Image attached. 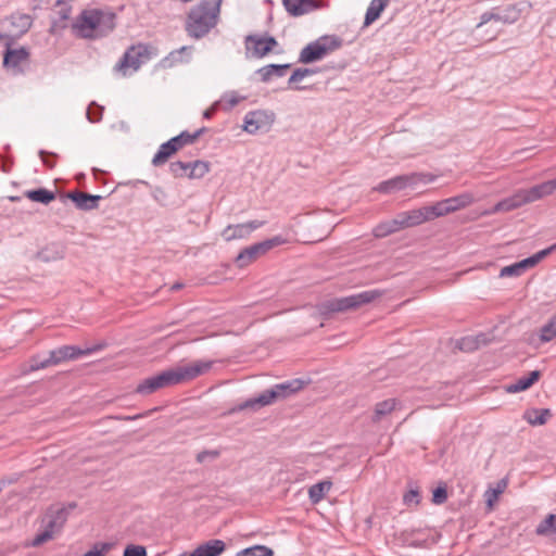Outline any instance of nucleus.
Wrapping results in <instances>:
<instances>
[{
    "instance_id": "34",
    "label": "nucleus",
    "mask_w": 556,
    "mask_h": 556,
    "mask_svg": "<svg viewBox=\"0 0 556 556\" xmlns=\"http://www.w3.org/2000/svg\"><path fill=\"white\" fill-rule=\"evenodd\" d=\"M551 417L549 409H532L525 414V418L530 425H544Z\"/></svg>"
},
{
    "instance_id": "44",
    "label": "nucleus",
    "mask_w": 556,
    "mask_h": 556,
    "mask_svg": "<svg viewBox=\"0 0 556 556\" xmlns=\"http://www.w3.org/2000/svg\"><path fill=\"white\" fill-rule=\"evenodd\" d=\"M189 162H181V161H177V162H173L170 163L169 165V172L175 176V177H185L187 176L188 177V173H189Z\"/></svg>"
},
{
    "instance_id": "30",
    "label": "nucleus",
    "mask_w": 556,
    "mask_h": 556,
    "mask_svg": "<svg viewBox=\"0 0 556 556\" xmlns=\"http://www.w3.org/2000/svg\"><path fill=\"white\" fill-rule=\"evenodd\" d=\"M330 481H320L308 489V497L313 504L319 503L331 489Z\"/></svg>"
},
{
    "instance_id": "36",
    "label": "nucleus",
    "mask_w": 556,
    "mask_h": 556,
    "mask_svg": "<svg viewBox=\"0 0 556 556\" xmlns=\"http://www.w3.org/2000/svg\"><path fill=\"white\" fill-rule=\"evenodd\" d=\"M206 130L205 127H202L194 131L193 134H190L188 131H182L178 136L173 137L172 139H176L177 142L175 146L178 147V149H181L182 147L187 144H192L195 142V140Z\"/></svg>"
},
{
    "instance_id": "11",
    "label": "nucleus",
    "mask_w": 556,
    "mask_h": 556,
    "mask_svg": "<svg viewBox=\"0 0 556 556\" xmlns=\"http://www.w3.org/2000/svg\"><path fill=\"white\" fill-rule=\"evenodd\" d=\"M28 60L29 51L26 48L11 49L10 43L7 45V50L3 55V66L11 71L13 75L23 74V64L28 63Z\"/></svg>"
},
{
    "instance_id": "23",
    "label": "nucleus",
    "mask_w": 556,
    "mask_h": 556,
    "mask_svg": "<svg viewBox=\"0 0 556 556\" xmlns=\"http://www.w3.org/2000/svg\"><path fill=\"white\" fill-rule=\"evenodd\" d=\"M401 229H403V228H402L400 219L396 215L395 218H393V219L378 224L374 228L372 233L376 238H384V237L392 235Z\"/></svg>"
},
{
    "instance_id": "29",
    "label": "nucleus",
    "mask_w": 556,
    "mask_h": 556,
    "mask_svg": "<svg viewBox=\"0 0 556 556\" xmlns=\"http://www.w3.org/2000/svg\"><path fill=\"white\" fill-rule=\"evenodd\" d=\"M99 17V37L106 36L115 27V14L97 10Z\"/></svg>"
},
{
    "instance_id": "37",
    "label": "nucleus",
    "mask_w": 556,
    "mask_h": 556,
    "mask_svg": "<svg viewBox=\"0 0 556 556\" xmlns=\"http://www.w3.org/2000/svg\"><path fill=\"white\" fill-rule=\"evenodd\" d=\"M555 527H556V515L549 514L546 516L544 520H542L535 529V533L538 535H555Z\"/></svg>"
},
{
    "instance_id": "26",
    "label": "nucleus",
    "mask_w": 556,
    "mask_h": 556,
    "mask_svg": "<svg viewBox=\"0 0 556 556\" xmlns=\"http://www.w3.org/2000/svg\"><path fill=\"white\" fill-rule=\"evenodd\" d=\"M389 2L390 0H371L365 14L364 26H369L378 20Z\"/></svg>"
},
{
    "instance_id": "4",
    "label": "nucleus",
    "mask_w": 556,
    "mask_h": 556,
    "mask_svg": "<svg viewBox=\"0 0 556 556\" xmlns=\"http://www.w3.org/2000/svg\"><path fill=\"white\" fill-rule=\"evenodd\" d=\"M149 45L138 43L129 47L122 59L114 66V71L123 76L137 72L142 64L152 58V51Z\"/></svg>"
},
{
    "instance_id": "7",
    "label": "nucleus",
    "mask_w": 556,
    "mask_h": 556,
    "mask_svg": "<svg viewBox=\"0 0 556 556\" xmlns=\"http://www.w3.org/2000/svg\"><path fill=\"white\" fill-rule=\"evenodd\" d=\"M97 15V10L83 11L72 25L74 34L85 39L99 38V17Z\"/></svg>"
},
{
    "instance_id": "15",
    "label": "nucleus",
    "mask_w": 556,
    "mask_h": 556,
    "mask_svg": "<svg viewBox=\"0 0 556 556\" xmlns=\"http://www.w3.org/2000/svg\"><path fill=\"white\" fill-rule=\"evenodd\" d=\"M280 393L277 390L276 384L270 389L263 391L258 396L247 400L243 404L240 405L239 409L245 408H254L256 406L264 407L270 405L280 399Z\"/></svg>"
},
{
    "instance_id": "47",
    "label": "nucleus",
    "mask_w": 556,
    "mask_h": 556,
    "mask_svg": "<svg viewBox=\"0 0 556 556\" xmlns=\"http://www.w3.org/2000/svg\"><path fill=\"white\" fill-rule=\"evenodd\" d=\"M103 106L98 105L96 102H92L87 110V118L91 123L99 122L102 118Z\"/></svg>"
},
{
    "instance_id": "3",
    "label": "nucleus",
    "mask_w": 556,
    "mask_h": 556,
    "mask_svg": "<svg viewBox=\"0 0 556 556\" xmlns=\"http://www.w3.org/2000/svg\"><path fill=\"white\" fill-rule=\"evenodd\" d=\"M383 294L380 290H366L349 296L336 298L320 302L317 305L318 313L327 318L334 313L354 311L362 305L371 303Z\"/></svg>"
},
{
    "instance_id": "51",
    "label": "nucleus",
    "mask_w": 556,
    "mask_h": 556,
    "mask_svg": "<svg viewBox=\"0 0 556 556\" xmlns=\"http://www.w3.org/2000/svg\"><path fill=\"white\" fill-rule=\"evenodd\" d=\"M447 500V490L446 486L439 485L437 489L433 490L432 493V503L435 505H442Z\"/></svg>"
},
{
    "instance_id": "45",
    "label": "nucleus",
    "mask_w": 556,
    "mask_h": 556,
    "mask_svg": "<svg viewBox=\"0 0 556 556\" xmlns=\"http://www.w3.org/2000/svg\"><path fill=\"white\" fill-rule=\"evenodd\" d=\"M113 547L112 543H97L92 546L91 549H89L87 553H85L84 556H105V554L111 551Z\"/></svg>"
},
{
    "instance_id": "22",
    "label": "nucleus",
    "mask_w": 556,
    "mask_h": 556,
    "mask_svg": "<svg viewBox=\"0 0 556 556\" xmlns=\"http://www.w3.org/2000/svg\"><path fill=\"white\" fill-rule=\"evenodd\" d=\"M522 205H523V203H522L521 197L519 194V191H517L511 197H508V198L497 202L493 206V208L489 212V214H494V213H498V212H509V211L516 210Z\"/></svg>"
},
{
    "instance_id": "49",
    "label": "nucleus",
    "mask_w": 556,
    "mask_h": 556,
    "mask_svg": "<svg viewBox=\"0 0 556 556\" xmlns=\"http://www.w3.org/2000/svg\"><path fill=\"white\" fill-rule=\"evenodd\" d=\"M50 362L51 361H50L49 356L47 358H42V359L39 356H34L29 361V370L35 371V370L50 367V366H52V364Z\"/></svg>"
},
{
    "instance_id": "14",
    "label": "nucleus",
    "mask_w": 556,
    "mask_h": 556,
    "mask_svg": "<svg viewBox=\"0 0 556 556\" xmlns=\"http://www.w3.org/2000/svg\"><path fill=\"white\" fill-rule=\"evenodd\" d=\"M419 176H410V174L407 175H399L391 179L381 181L375 190L380 193H392L394 191L403 190L407 187H413L414 181L418 179Z\"/></svg>"
},
{
    "instance_id": "63",
    "label": "nucleus",
    "mask_w": 556,
    "mask_h": 556,
    "mask_svg": "<svg viewBox=\"0 0 556 556\" xmlns=\"http://www.w3.org/2000/svg\"><path fill=\"white\" fill-rule=\"evenodd\" d=\"M245 227H247V230L249 232V235H251L252 231L258 229L260 227H262L264 225V222H261V220H251V222H248V223H244Z\"/></svg>"
},
{
    "instance_id": "28",
    "label": "nucleus",
    "mask_w": 556,
    "mask_h": 556,
    "mask_svg": "<svg viewBox=\"0 0 556 556\" xmlns=\"http://www.w3.org/2000/svg\"><path fill=\"white\" fill-rule=\"evenodd\" d=\"M24 197H26L33 202H38L48 205L55 199V193L46 188H38L25 191Z\"/></svg>"
},
{
    "instance_id": "52",
    "label": "nucleus",
    "mask_w": 556,
    "mask_h": 556,
    "mask_svg": "<svg viewBox=\"0 0 556 556\" xmlns=\"http://www.w3.org/2000/svg\"><path fill=\"white\" fill-rule=\"evenodd\" d=\"M539 188V192L541 198L549 195L556 191V178L552 180L544 181L540 185H536Z\"/></svg>"
},
{
    "instance_id": "56",
    "label": "nucleus",
    "mask_w": 556,
    "mask_h": 556,
    "mask_svg": "<svg viewBox=\"0 0 556 556\" xmlns=\"http://www.w3.org/2000/svg\"><path fill=\"white\" fill-rule=\"evenodd\" d=\"M420 498L421 496L418 490H409L403 496V501L406 505H418L420 503Z\"/></svg>"
},
{
    "instance_id": "19",
    "label": "nucleus",
    "mask_w": 556,
    "mask_h": 556,
    "mask_svg": "<svg viewBox=\"0 0 556 556\" xmlns=\"http://www.w3.org/2000/svg\"><path fill=\"white\" fill-rule=\"evenodd\" d=\"M176 142V139H169L162 143L152 159V164L156 167L165 164L168 159L179 150L178 147L175 146Z\"/></svg>"
},
{
    "instance_id": "50",
    "label": "nucleus",
    "mask_w": 556,
    "mask_h": 556,
    "mask_svg": "<svg viewBox=\"0 0 556 556\" xmlns=\"http://www.w3.org/2000/svg\"><path fill=\"white\" fill-rule=\"evenodd\" d=\"M315 73H316V71L312 70V68H296L290 76L288 83H289V85L298 83V81L302 80L303 78H305L309 75H313Z\"/></svg>"
},
{
    "instance_id": "59",
    "label": "nucleus",
    "mask_w": 556,
    "mask_h": 556,
    "mask_svg": "<svg viewBox=\"0 0 556 556\" xmlns=\"http://www.w3.org/2000/svg\"><path fill=\"white\" fill-rule=\"evenodd\" d=\"M519 267H521L522 271L527 270L528 268H532L536 265V261L534 256L527 257L520 262H518Z\"/></svg>"
},
{
    "instance_id": "25",
    "label": "nucleus",
    "mask_w": 556,
    "mask_h": 556,
    "mask_svg": "<svg viewBox=\"0 0 556 556\" xmlns=\"http://www.w3.org/2000/svg\"><path fill=\"white\" fill-rule=\"evenodd\" d=\"M305 384L306 381L302 379H292L282 383H277L276 387L278 392L280 393V399L285 400L302 390Z\"/></svg>"
},
{
    "instance_id": "33",
    "label": "nucleus",
    "mask_w": 556,
    "mask_h": 556,
    "mask_svg": "<svg viewBox=\"0 0 556 556\" xmlns=\"http://www.w3.org/2000/svg\"><path fill=\"white\" fill-rule=\"evenodd\" d=\"M429 220L453 213L446 200L439 201L433 205L426 206Z\"/></svg>"
},
{
    "instance_id": "40",
    "label": "nucleus",
    "mask_w": 556,
    "mask_h": 556,
    "mask_svg": "<svg viewBox=\"0 0 556 556\" xmlns=\"http://www.w3.org/2000/svg\"><path fill=\"white\" fill-rule=\"evenodd\" d=\"M556 337V315L553 316L547 324L540 330V339L542 342H549Z\"/></svg>"
},
{
    "instance_id": "18",
    "label": "nucleus",
    "mask_w": 556,
    "mask_h": 556,
    "mask_svg": "<svg viewBox=\"0 0 556 556\" xmlns=\"http://www.w3.org/2000/svg\"><path fill=\"white\" fill-rule=\"evenodd\" d=\"M225 549V542L214 539L199 545L189 556H219Z\"/></svg>"
},
{
    "instance_id": "58",
    "label": "nucleus",
    "mask_w": 556,
    "mask_h": 556,
    "mask_svg": "<svg viewBox=\"0 0 556 556\" xmlns=\"http://www.w3.org/2000/svg\"><path fill=\"white\" fill-rule=\"evenodd\" d=\"M554 251H556V243L555 244H552L551 247L544 249V250H541L539 251L538 253L533 254L535 261H536V264H539L543 258H545L546 256H548L551 253H553Z\"/></svg>"
},
{
    "instance_id": "24",
    "label": "nucleus",
    "mask_w": 556,
    "mask_h": 556,
    "mask_svg": "<svg viewBox=\"0 0 556 556\" xmlns=\"http://www.w3.org/2000/svg\"><path fill=\"white\" fill-rule=\"evenodd\" d=\"M290 66V64H269L261 67L257 73L261 75L262 81L267 83L273 76H285Z\"/></svg>"
},
{
    "instance_id": "48",
    "label": "nucleus",
    "mask_w": 556,
    "mask_h": 556,
    "mask_svg": "<svg viewBox=\"0 0 556 556\" xmlns=\"http://www.w3.org/2000/svg\"><path fill=\"white\" fill-rule=\"evenodd\" d=\"M186 51H187V48L182 47L179 50L170 52L168 56H166L165 59H163L161 61V65L163 67H166V66H172L176 62H180L181 61L180 56Z\"/></svg>"
},
{
    "instance_id": "17",
    "label": "nucleus",
    "mask_w": 556,
    "mask_h": 556,
    "mask_svg": "<svg viewBox=\"0 0 556 556\" xmlns=\"http://www.w3.org/2000/svg\"><path fill=\"white\" fill-rule=\"evenodd\" d=\"M402 228L418 226L429 220L426 206L397 214Z\"/></svg>"
},
{
    "instance_id": "60",
    "label": "nucleus",
    "mask_w": 556,
    "mask_h": 556,
    "mask_svg": "<svg viewBox=\"0 0 556 556\" xmlns=\"http://www.w3.org/2000/svg\"><path fill=\"white\" fill-rule=\"evenodd\" d=\"M39 156L41 157V161L43 162V164L49 167V168H52L54 167V163L51 162V160H48V156H55L54 153H48L43 150H40L39 151Z\"/></svg>"
},
{
    "instance_id": "62",
    "label": "nucleus",
    "mask_w": 556,
    "mask_h": 556,
    "mask_svg": "<svg viewBox=\"0 0 556 556\" xmlns=\"http://www.w3.org/2000/svg\"><path fill=\"white\" fill-rule=\"evenodd\" d=\"M490 21H494V11H488V12H484L481 16H480V22L478 24V27L489 23Z\"/></svg>"
},
{
    "instance_id": "21",
    "label": "nucleus",
    "mask_w": 556,
    "mask_h": 556,
    "mask_svg": "<svg viewBox=\"0 0 556 556\" xmlns=\"http://www.w3.org/2000/svg\"><path fill=\"white\" fill-rule=\"evenodd\" d=\"M399 402L395 399H388L381 402H378L374 407V413L371 416V421L374 424L380 422L388 415H390L397 407Z\"/></svg>"
},
{
    "instance_id": "20",
    "label": "nucleus",
    "mask_w": 556,
    "mask_h": 556,
    "mask_svg": "<svg viewBox=\"0 0 556 556\" xmlns=\"http://www.w3.org/2000/svg\"><path fill=\"white\" fill-rule=\"evenodd\" d=\"M541 377L540 370H532L528 376L520 377L516 382L510 383L506 387V391L509 393H517L528 390L533 386Z\"/></svg>"
},
{
    "instance_id": "54",
    "label": "nucleus",
    "mask_w": 556,
    "mask_h": 556,
    "mask_svg": "<svg viewBox=\"0 0 556 556\" xmlns=\"http://www.w3.org/2000/svg\"><path fill=\"white\" fill-rule=\"evenodd\" d=\"M522 273L523 271H522L521 267H519V264L517 262L513 265L503 267L500 271V277H513V276L517 277V276H520Z\"/></svg>"
},
{
    "instance_id": "53",
    "label": "nucleus",
    "mask_w": 556,
    "mask_h": 556,
    "mask_svg": "<svg viewBox=\"0 0 556 556\" xmlns=\"http://www.w3.org/2000/svg\"><path fill=\"white\" fill-rule=\"evenodd\" d=\"M123 556H148L147 549L142 545L129 544L125 547Z\"/></svg>"
},
{
    "instance_id": "10",
    "label": "nucleus",
    "mask_w": 556,
    "mask_h": 556,
    "mask_svg": "<svg viewBox=\"0 0 556 556\" xmlns=\"http://www.w3.org/2000/svg\"><path fill=\"white\" fill-rule=\"evenodd\" d=\"M76 504H70L68 507L60 505H51L41 519L43 528L52 530V532H60L67 520L70 509H74Z\"/></svg>"
},
{
    "instance_id": "2",
    "label": "nucleus",
    "mask_w": 556,
    "mask_h": 556,
    "mask_svg": "<svg viewBox=\"0 0 556 556\" xmlns=\"http://www.w3.org/2000/svg\"><path fill=\"white\" fill-rule=\"evenodd\" d=\"M222 0L200 1L187 16L186 30L194 39L206 36L218 23Z\"/></svg>"
},
{
    "instance_id": "46",
    "label": "nucleus",
    "mask_w": 556,
    "mask_h": 556,
    "mask_svg": "<svg viewBox=\"0 0 556 556\" xmlns=\"http://www.w3.org/2000/svg\"><path fill=\"white\" fill-rule=\"evenodd\" d=\"M55 533L52 532V530H49L47 528H43V530L35 535V538L31 541V546L38 547L42 545L43 543L50 541Z\"/></svg>"
},
{
    "instance_id": "41",
    "label": "nucleus",
    "mask_w": 556,
    "mask_h": 556,
    "mask_svg": "<svg viewBox=\"0 0 556 556\" xmlns=\"http://www.w3.org/2000/svg\"><path fill=\"white\" fill-rule=\"evenodd\" d=\"M55 7L60 8L58 11L59 18L61 20L60 29H65L67 26L66 22L72 13V7L65 0H56Z\"/></svg>"
},
{
    "instance_id": "12",
    "label": "nucleus",
    "mask_w": 556,
    "mask_h": 556,
    "mask_svg": "<svg viewBox=\"0 0 556 556\" xmlns=\"http://www.w3.org/2000/svg\"><path fill=\"white\" fill-rule=\"evenodd\" d=\"M63 201L70 199L74 202L75 206L80 211H92L98 208L99 202L102 200L101 195L86 193L79 190L70 191L61 197Z\"/></svg>"
},
{
    "instance_id": "43",
    "label": "nucleus",
    "mask_w": 556,
    "mask_h": 556,
    "mask_svg": "<svg viewBox=\"0 0 556 556\" xmlns=\"http://www.w3.org/2000/svg\"><path fill=\"white\" fill-rule=\"evenodd\" d=\"M518 191L523 205L542 199L538 186H533L529 189H520Z\"/></svg>"
},
{
    "instance_id": "39",
    "label": "nucleus",
    "mask_w": 556,
    "mask_h": 556,
    "mask_svg": "<svg viewBox=\"0 0 556 556\" xmlns=\"http://www.w3.org/2000/svg\"><path fill=\"white\" fill-rule=\"evenodd\" d=\"M236 556H274V551L265 545H254L238 552Z\"/></svg>"
},
{
    "instance_id": "42",
    "label": "nucleus",
    "mask_w": 556,
    "mask_h": 556,
    "mask_svg": "<svg viewBox=\"0 0 556 556\" xmlns=\"http://www.w3.org/2000/svg\"><path fill=\"white\" fill-rule=\"evenodd\" d=\"M480 342V337H465L457 342V346L464 352H472L479 349Z\"/></svg>"
},
{
    "instance_id": "27",
    "label": "nucleus",
    "mask_w": 556,
    "mask_h": 556,
    "mask_svg": "<svg viewBox=\"0 0 556 556\" xmlns=\"http://www.w3.org/2000/svg\"><path fill=\"white\" fill-rule=\"evenodd\" d=\"M494 21L506 24L515 23L520 16V10L515 4H510L505 9H494Z\"/></svg>"
},
{
    "instance_id": "61",
    "label": "nucleus",
    "mask_w": 556,
    "mask_h": 556,
    "mask_svg": "<svg viewBox=\"0 0 556 556\" xmlns=\"http://www.w3.org/2000/svg\"><path fill=\"white\" fill-rule=\"evenodd\" d=\"M18 21L22 26V33H26L31 25L30 17L28 15H20Z\"/></svg>"
},
{
    "instance_id": "38",
    "label": "nucleus",
    "mask_w": 556,
    "mask_h": 556,
    "mask_svg": "<svg viewBox=\"0 0 556 556\" xmlns=\"http://www.w3.org/2000/svg\"><path fill=\"white\" fill-rule=\"evenodd\" d=\"M507 486V481L502 479L497 482L496 488L489 489L484 493L486 505L492 508L493 504L497 501L498 496L505 491Z\"/></svg>"
},
{
    "instance_id": "55",
    "label": "nucleus",
    "mask_w": 556,
    "mask_h": 556,
    "mask_svg": "<svg viewBox=\"0 0 556 556\" xmlns=\"http://www.w3.org/2000/svg\"><path fill=\"white\" fill-rule=\"evenodd\" d=\"M220 455V452L218 450H204L197 454V462L199 464H203L208 458L210 459H216Z\"/></svg>"
},
{
    "instance_id": "13",
    "label": "nucleus",
    "mask_w": 556,
    "mask_h": 556,
    "mask_svg": "<svg viewBox=\"0 0 556 556\" xmlns=\"http://www.w3.org/2000/svg\"><path fill=\"white\" fill-rule=\"evenodd\" d=\"M248 50H253V54L262 58L268 54L277 45V40L273 36L260 37L257 35H249L245 38Z\"/></svg>"
},
{
    "instance_id": "31",
    "label": "nucleus",
    "mask_w": 556,
    "mask_h": 556,
    "mask_svg": "<svg viewBox=\"0 0 556 556\" xmlns=\"http://www.w3.org/2000/svg\"><path fill=\"white\" fill-rule=\"evenodd\" d=\"M452 212L465 208L473 203L475 198L470 192H464L462 194L445 199Z\"/></svg>"
},
{
    "instance_id": "8",
    "label": "nucleus",
    "mask_w": 556,
    "mask_h": 556,
    "mask_svg": "<svg viewBox=\"0 0 556 556\" xmlns=\"http://www.w3.org/2000/svg\"><path fill=\"white\" fill-rule=\"evenodd\" d=\"M275 122V113L267 110L248 112L243 119V129L251 135L267 132Z\"/></svg>"
},
{
    "instance_id": "32",
    "label": "nucleus",
    "mask_w": 556,
    "mask_h": 556,
    "mask_svg": "<svg viewBox=\"0 0 556 556\" xmlns=\"http://www.w3.org/2000/svg\"><path fill=\"white\" fill-rule=\"evenodd\" d=\"M223 238L226 241L235 239H242L249 237V232L244 224L228 225L222 232Z\"/></svg>"
},
{
    "instance_id": "57",
    "label": "nucleus",
    "mask_w": 556,
    "mask_h": 556,
    "mask_svg": "<svg viewBox=\"0 0 556 556\" xmlns=\"http://www.w3.org/2000/svg\"><path fill=\"white\" fill-rule=\"evenodd\" d=\"M410 176H419L418 179L414 181V186L418 184H429L432 182L435 179V176L431 174H424V173H412Z\"/></svg>"
},
{
    "instance_id": "6",
    "label": "nucleus",
    "mask_w": 556,
    "mask_h": 556,
    "mask_svg": "<svg viewBox=\"0 0 556 556\" xmlns=\"http://www.w3.org/2000/svg\"><path fill=\"white\" fill-rule=\"evenodd\" d=\"M285 240L280 237H274L271 239L264 240L262 242L252 244L245 249H243L236 257L235 262L239 268H243L257 260L260 256L264 255L270 249L280 245Z\"/></svg>"
},
{
    "instance_id": "64",
    "label": "nucleus",
    "mask_w": 556,
    "mask_h": 556,
    "mask_svg": "<svg viewBox=\"0 0 556 556\" xmlns=\"http://www.w3.org/2000/svg\"><path fill=\"white\" fill-rule=\"evenodd\" d=\"M225 100L227 101V109H232L233 106H236L240 99L235 94V93H231L229 96H226L225 97Z\"/></svg>"
},
{
    "instance_id": "16",
    "label": "nucleus",
    "mask_w": 556,
    "mask_h": 556,
    "mask_svg": "<svg viewBox=\"0 0 556 556\" xmlns=\"http://www.w3.org/2000/svg\"><path fill=\"white\" fill-rule=\"evenodd\" d=\"M282 3L292 16H301L319 8L316 0H282Z\"/></svg>"
},
{
    "instance_id": "35",
    "label": "nucleus",
    "mask_w": 556,
    "mask_h": 556,
    "mask_svg": "<svg viewBox=\"0 0 556 556\" xmlns=\"http://www.w3.org/2000/svg\"><path fill=\"white\" fill-rule=\"evenodd\" d=\"M189 166L188 178L190 179L202 178L210 170V163L205 161L189 162Z\"/></svg>"
},
{
    "instance_id": "1",
    "label": "nucleus",
    "mask_w": 556,
    "mask_h": 556,
    "mask_svg": "<svg viewBox=\"0 0 556 556\" xmlns=\"http://www.w3.org/2000/svg\"><path fill=\"white\" fill-rule=\"evenodd\" d=\"M212 366V361H195L188 365L172 367L140 381L136 387V392L141 395H150L160 389L191 381L207 372Z\"/></svg>"
},
{
    "instance_id": "5",
    "label": "nucleus",
    "mask_w": 556,
    "mask_h": 556,
    "mask_svg": "<svg viewBox=\"0 0 556 556\" xmlns=\"http://www.w3.org/2000/svg\"><path fill=\"white\" fill-rule=\"evenodd\" d=\"M342 46V39L337 36H324L305 46L299 56V62L309 64L321 60L329 52L339 49Z\"/></svg>"
},
{
    "instance_id": "9",
    "label": "nucleus",
    "mask_w": 556,
    "mask_h": 556,
    "mask_svg": "<svg viewBox=\"0 0 556 556\" xmlns=\"http://www.w3.org/2000/svg\"><path fill=\"white\" fill-rule=\"evenodd\" d=\"M102 349V345H94L91 348L81 349L76 345H63L49 352V358L52 366L59 365L63 362L77 359L81 356H87Z\"/></svg>"
}]
</instances>
